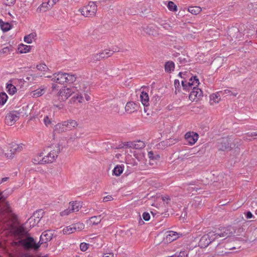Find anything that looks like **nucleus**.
<instances>
[{"label": "nucleus", "instance_id": "052dcab7", "mask_svg": "<svg viewBox=\"0 0 257 257\" xmlns=\"http://www.w3.org/2000/svg\"><path fill=\"white\" fill-rule=\"evenodd\" d=\"M162 199L164 202L168 203V201L170 200V198L168 196H165L163 197Z\"/></svg>", "mask_w": 257, "mask_h": 257}, {"label": "nucleus", "instance_id": "680f3d73", "mask_svg": "<svg viewBox=\"0 0 257 257\" xmlns=\"http://www.w3.org/2000/svg\"><path fill=\"white\" fill-rule=\"evenodd\" d=\"M51 5H52V7H53L54 5H55L57 2H58L59 0H49Z\"/></svg>", "mask_w": 257, "mask_h": 257}, {"label": "nucleus", "instance_id": "7ed1b4c3", "mask_svg": "<svg viewBox=\"0 0 257 257\" xmlns=\"http://www.w3.org/2000/svg\"><path fill=\"white\" fill-rule=\"evenodd\" d=\"M41 116L43 117V122L45 126L50 127L52 125V120L54 115V111L49 107L43 108L41 110Z\"/></svg>", "mask_w": 257, "mask_h": 257}, {"label": "nucleus", "instance_id": "393cba45", "mask_svg": "<svg viewBox=\"0 0 257 257\" xmlns=\"http://www.w3.org/2000/svg\"><path fill=\"white\" fill-rule=\"evenodd\" d=\"M66 131L64 121L57 123L54 127V132L56 133H61Z\"/></svg>", "mask_w": 257, "mask_h": 257}, {"label": "nucleus", "instance_id": "c03bdc74", "mask_svg": "<svg viewBox=\"0 0 257 257\" xmlns=\"http://www.w3.org/2000/svg\"><path fill=\"white\" fill-rule=\"evenodd\" d=\"M37 69L41 71L45 72L48 70V67L44 63H41L37 65Z\"/></svg>", "mask_w": 257, "mask_h": 257}, {"label": "nucleus", "instance_id": "de8ad7c7", "mask_svg": "<svg viewBox=\"0 0 257 257\" xmlns=\"http://www.w3.org/2000/svg\"><path fill=\"white\" fill-rule=\"evenodd\" d=\"M71 212H72L70 210V208L68 207V208L61 211L60 214L61 216H64L69 215Z\"/></svg>", "mask_w": 257, "mask_h": 257}, {"label": "nucleus", "instance_id": "c9c22d12", "mask_svg": "<svg viewBox=\"0 0 257 257\" xmlns=\"http://www.w3.org/2000/svg\"><path fill=\"white\" fill-rule=\"evenodd\" d=\"M6 89L7 92L10 95H14L17 92V88L11 83H8L6 85Z\"/></svg>", "mask_w": 257, "mask_h": 257}, {"label": "nucleus", "instance_id": "b1692460", "mask_svg": "<svg viewBox=\"0 0 257 257\" xmlns=\"http://www.w3.org/2000/svg\"><path fill=\"white\" fill-rule=\"evenodd\" d=\"M52 5L50 3L49 0L47 2L43 3L37 9L39 12H46L52 8Z\"/></svg>", "mask_w": 257, "mask_h": 257}, {"label": "nucleus", "instance_id": "774afa93", "mask_svg": "<svg viewBox=\"0 0 257 257\" xmlns=\"http://www.w3.org/2000/svg\"><path fill=\"white\" fill-rule=\"evenodd\" d=\"M85 99L87 101H89L90 99V96H88V95H85Z\"/></svg>", "mask_w": 257, "mask_h": 257}, {"label": "nucleus", "instance_id": "dca6fc26", "mask_svg": "<svg viewBox=\"0 0 257 257\" xmlns=\"http://www.w3.org/2000/svg\"><path fill=\"white\" fill-rule=\"evenodd\" d=\"M53 236V233L52 230H48L44 231L40 237V242L41 244L46 243L50 241Z\"/></svg>", "mask_w": 257, "mask_h": 257}, {"label": "nucleus", "instance_id": "423d86ee", "mask_svg": "<svg viewBox=\"0 0 257 257\" xmlns=\"http://www.w3.org/2000/svg\"><path fill=\"white\" fill-rule=\"evenodd\" d=\"M73 93H75L73 86L70 88L63 87L59 91L58 95V99L60 101H65Z\"/></svg>", "mask_w": 257, "mask_h": 257}, {"label": "nucleus", "instance_id": "6ab92c4d", "mask_svg": "<svg viewBox=\"0 0 257 257\" xmlns=\"http://www.w3.org/2000/svg\"><path fill=\"white\" fill-rule=\"evenodd\" d=\"M230 147L229 139L227 138H223L218 142L217 148L220 150L225 151Z\"/></svg>", "mask_w": 257, "mask_h": 257}, {"label": "nucleus", "instance_id": "0e129e2a", "mask_svg": "<svg viewBox=\"0 0 257 257\" xmlns=\"http://www.w3.org/2000/svg\"><path fill=\"white\" fill-rule=\"evenodd\" d=\"M249 136H251V137H253V136H257V133H256V132H252V133H251L249 134Z\"/></svg>", "mask_w": 257, "mask_h": 257}, {"label": "nucleus", "instance_id": "39448f33", "mask_svg": "<svg viewBox=\"0 0 257 257\" xmlns=\"http://www.w3.org/2000/svg\"><path fill=\"white\" fill-rule=\"evenodd\" d=\"M23 147L24 145L23 144H17L13 143L10 145V152L5 153L0 148V154L2 153L5 154V156L6 158L12 159L14 158L15 153L20 152L23 150Z\"/></svg>", "mask_w": 257, "mask_h": 257}, {"label": "nucleus", "instance_id": "2eb2a0df", "mask_svg": "<svg viewBox=\"0 0 257 257\" xmlns=\"http://www.w3.org/2000/svg\"><path fill=\"white\" fill-rule=\"evenodd\" d=\"M11 212L9 204L5 202V198L2 195L0 192V213H9Z\"/></svg>", "mask_w": 257, "mask_h": 257}, {"label": "nucleus", "instance_id": "f257e3e1", "mask_svg": "<svg viewBox=\"0 0 257 257\" xmlns=\"http://www.w3.org/2000/svg\"><path fill=\"white\" fill-rule=\"evenodd\" d=\"M231 229V227L223 228L221 230L208 232L201 237L199 242V246L201 248H205L216 239L219 237L227 238L231 236L232 234Z\"/></svg>", "mask_w": 257, "mask_h": 257}, {"label": "nucleus", "instance_id": "f03ea898", "mask_svg": "<svg viewBox=\"0 0 257 257\" xmlns=\"http://www.w3.org/2000/svg\"><path fill=\"white\" fill-rule=\"evenodd\" d=\"M20 242L25 249L34 250H37L41 244L40 241L37 242L33 237L30 236H27L21 240Z\"/></svg>", "mask_w": 257, "mask_h": 257}, {"label": "nucleus", "instance_id": "5701e85b", "mask_svg": "<svg viewBox=\"0 0 257 257\" xmlns=\"http://www.w3.org/2000/svg\"><path fill=\"white\" fill-rule=\"evenodd\" d=\"M64 123L66 131L71 130L77 125V122L74 120L70 119L67 121H64Z\"/></svg>", "mask_w": 257, "mask_h": 257}, {"label": "nucleus", "instance_id": "ddd939ff", "mask_svg": "<svg viewBox=\"0 0 257 257\" xmlns=\"http://www.w3.org/2000/svg\"><path fill=\"white\" fill-rule=\"evenodd\" d=\"M47 77L51 78V80L60 84L66 82V73L59 72L54 74L52 76H47Z\"/></svg>", "mask_w": 257, "mask_h": 257}, {"label": "nucleus", "instance_id": "4468645a", "mask_svg": "<svg viewBox=\"0 0 257 257\" xmlns=\"http://www.w3.org/2000/svg\"><path fill=\"white\" fill-rule=\"evenodd\" d=\"M192 89L189 98L192 101H197L202 96V91L198 87H194Z\"/></svg>", "mask_w": 257, "mask_h": 257}, {"label": "nucleus", "instance_id": "ea45409f", "mask_svg": "<svg viewBox=\"0 0 257 257\" xmlns=\"http://www.w3.org/2000/svg\"><path fill=\"white\" fill-rule=\"evenodd\" d=\"M66 82L71 83L76 81V77L75 75L66 73Z\"/></svg>", "mask_w": 257, "mask_h": 257}, {"label": "nucleus", "instance_id": "4be33fe9", "mask_svg": "<svg viewBox=\"0 0 257 257\" xmlns=\"http://www.w3.org/2000/svg\"><path fill=\"white\" fill-rule=\"evenodd\" d=\"M140 100L145 107L148 106L149 105V97L148 94L144 91H142L140 94Z\"/></svg>", "mask_w": 257, "mask_h": 257}, {"label": "nucleus", "instance_id": "3c124183", "mask_svg": "<svg viewBox=\"0 0 257 257\" xmlns=\"http://www.w3.org/2000/svg\"><path fill=\"white\" fill-rule=\"evenodd\" d=\"M91 59L93 61H99L101 59L100 54L98 53L92 55L91 56Z\"/></svg>", "mask_w": 257, "mask_h": 257}, {"label": "nucleus", "instance_id": "a18cd8bd", "mask_svg": "<svg viewBox=\"0 0 257 257\" xmlns=\"http://www.w3.org/2000/svg\"><path fill=\"white\" fill-rule=\"evenodd\" d=\"M12 51V47L11 46H7V47H5L4 48H3L0 51V54H4L5 55H8Z\"/></svg>", "mask_w": 257, "mask_h": 257}, {"label": "nucleus", "instance_id": "49530a36", "mask_svg": "<svg viewBox=\"0 0 257 257\" xmlns=\"http://www.w3.org/2000/svg\"><path fill=\"white\" fill-rule=\"evenodd\" d=\"M222 92L221 95H223L224 94H227L229 95H233L234 96H236L237 94V93H233L229 89H225L223 91H221Z\"/></svg>", "mask_w": 257, "mask_h": 257}, {"label": "nucleus", "instance_id": "5fc2aeb1", "mask_svg": "<svg viewBox=\"0 0 257 257\" xmlns=\"http://www.w3.org/2000/svg\"><path fill=\"white\" fill-rule=\"evenodd\" d=\"M113 199V198L112 196L111 195H107L105 197H104L103 198V202H107L109 201H111Z\"/></svg>", "mask_w": 257, "mask_h": 257}, {"label": "nucleus", "instance_id": "f3484780", "mask_svg": "<svg viewBox=\"0 0 257 257\" xmlns=\"http://www.w3.org/2000/svg\"><path fill=\"white\" fill-rule=\"evenodd\" d=\"M185 138L191 145H194L198 139V135L194 132H188L185 135Z\"/></svg>", "mask_w": 257, "mask_h": 257}, {"label": "nucleus", "instance_id": "20e7f679", "mask_svg": "<svg viewBox=\"0 0 257 257\" xmlns=\"http://www.w3.org/2000/svg\"><path fill=\"white\" fill-rule=\"evenodd\" d=\"M96 5L94 2H90L88 5L79 10L81 14L85 17L94 16L97 11Z\"/></svg>", "mask_w": 257, "mask_h": 257}, {"label": "nucleus", "instance_id": "a19ab883", "mask_svg": "<svg viewBox=\"0 0 257 257\" xmlns=\"http://www.w3.org/2000/svg\"><path fill=\"white\" fill-rule=\"evenodd\" d=\"M8 98V96L7 94L4 92H2L0 93V105H4L6 101H7Z\"/></svg>", "mask_w": 257, "mask_h": 257}, {"label": "nucleus", "instance_id": "72a5a7b5", "mask_svg": "<svg viewBox=\"0 0 257 257\" xmlns=\"http://www.w3.org/2000/svg\"><path fill=\"white\" fill-rule=\"evenodd\" d=\"M143 30L147 34L149 35H154L156 34L155 28L153 26H148L143 28Z\"/></svg>", "mask_w": 257, "mask_h": 257}, {"label": "nucleus", "instance_id": "338daca9", "mask_svg": "<svg viewBox=\"0 0 257 257\" xmlns=\"http://www.w3.org/2000/svg\"><path fill=\"white\" fill-rule=\"evenodd\" d=\"M34 0H30V2H28L29 4L28 5L32 6L34 3Z\"/></svg>", "mask_w": 257, "mask_h": 257}, {"label": "nucleus", "instance_id": "bf43d9fd", "mask_svg": "<svg viewBox=\"0 0 257 257\" xmlns=\"http://www.w3.org/2000/svg\"><path fill=\"white\" fill-rule=\"evenodd\" d=\"M113 253H105L103 254L102 257H113Z\"/></svg>", "mask_w": 257, "mask_h": 257}, {"label": "nucleus", "instance_id": "0eeeda50", "mask_svg": "<svg viewBox=\"0 0 257 257\" xmlns=\"http://www.w3.org/2000/svg\"><path fill=\"white\" fill-rule=\"evenodd\" d=\"M84 228V224L83 223L77 222L65 227L63 228L62 231L64 234H70L75 231L82 230Z\"/></svg>", "mask_w": 257, "mask_h": 257}, {"label": "nucleus", "instance_id": "c756f323", "mask_svg": "<svg viewBox=\"0 0 257 257\" xmlns=\"http://www.w3.org/2000/svg\"><path fill=\"white\" fill-rule=\"evenodd\" d=\"M31 49V46L21 44L19 45L18 50L20 53H26L29 52Z\"/></svg>", "mask_w": 257, "mask_h": 257}, {"label": "nucleus", "instance_id": "69168bd1", "mask_svg": "<svg viewBox=\"0 0 257 257\" xmlns=\"http://www.w3.org/2000/svg\"><path fill=\"white\" fill-rule=\"evenodd\" d=\"M160 158V155L158 154H157V155H155L154 160H158Z\"/></svg>", "mask_w": 257, "mask_h": 257}, {"label": "nucleus", "instance_id": "cd10ccee", "mask_svg": "<svg viewBox=\"0 0 257 257\" xmlns=\"http://www.w3.org/2000/svg\"><path fill=\"white\" fill-rule=\"evenodd\" d=\"M45 92V88L41 87L40 88L32 91L31 95L33 97H38L42 96Z\"/></svg>", "mask_w": 257, "mask_h": 257}, {"label": "nucleus", "instance_id": "4c0bfd02", "mask_svg": "<svg viewBox=\"0 0 257 257\" xmlns=\"http://www.w3.org/2000/svg\"><path fill=\"white\" fill-rule=\"evenodd\" d=\"M113 52L114 51L112 50H105L102 52H99V53L100 54L101 59H102L110 57L113 54Z\"/></svg>", "mask_w": 257, "mask_h": 257}, {"label": "nucleus", "instance_id": "58836bf2", "mask_svg": "<svg viewBox=\"0 0 257 257\" xmlns=\"http://www.w3.org/2000/svg\"><path fill=\"white\" fill-rule=\"evenodd\" d=\"M0 26L2 30L7 32L11 29V26L9 23H5L0 19Z\"/></svg>", "mask_w": 257, "mask_h": 257}, {"label": "nucleus", "instance_id": "a878e982", "mask_svg": "<svg viewBox=\"0 0 257 257\" xmlns=\"http://www.w3.org/2000/svg\"><path fill=\"white\" fill-rule=\"evenodd\" d=\"M145 143L140 140L131 143V145L130 146L131 147L136 149H141L145 148Z\"/></svg>", "mask_w": 257, "mask_h": 257}, {"label": "nucleus", "instance_id": "9d476101", "mask_svg": "<svg viewBox=\"0 0 257 257\" xmlns=\"http://www.w3.org/2000/svg\"><path fill=\"white\" fill-rule=\"evenodd\" d=\"M181 83L184 89L189 90L190 88L197 87L199 84V81L196 76H193L190 78L188 82L182 80Z\"/></svg>", "mask_w": 257, "mask_h": 257}, {"label": "nucleus", "instance_id": "f8f14e48", "mask_svg": "<svg viewBox=\"0 0 257 257\" xmlns=\"http://www.w3.org/2000/svg\"><path fill=\"white\" fill-rule=\"evenodd\" d=\"M12 232L15 237L21 238L27 234V231L24 225H22L13 227Z\"/></svg>", "mask_w": 257, "mask_h": 257}, {"label": "nucleus", "instance_id": "79ce46f5", "mask_svg": "<svg viewBox=\"0 0 257 257\" xmlns=\"http://www.w3.org/2000/svg\"><path fill=\"white\" fill-rule=\"evenodd\" d=\"M188 11L192 14L197 15L201 11V8L199 7H192L188 9Z\"/></svg>", "mask_w": 257, "mask_h": 257}, {"label": "nucleus", "instance_id": "864d4df0", "mask_svg": "<svg viewBox=\"0 0 257 257\" xmlns=\"http://www.w3.org/2000/svg\"><path fill=\"white\" fill-rule=\"evenodd\" d=\"M142 217L145 221H148L150 219V215L148 212H144Z\"/></svg>", "mask_w": 257, "mask_h": 257}, {"label": "nucleus", "instance_id": "4d7b16f0", "mask_svg": "<svg viewBox=\"0 0 257 257\" xmlns=\"http://www.w3.org/2000/svg\"><path fill=\"white\" fill-rule=\"evenodd\" d=\"M148 156L150 159L154 160L155 155L153 151H151L149 152L148 154Z\"/></svg>", "mask_w": 257, "mask_h": 257}, {"label": "nucleus", "instance_id": "603ef678", "mask_svg": "<svg viewBox=\"0 0 257 257\" xmlns=\"http://www.w3.org/2000/svg\"><path fill=\"white\" fill-rule=\"evenodd\" d=\"M174 86L175 87V89H176V90H175V92L177 93V91L178 90V91H179V88H180V82L177 79H175V81H174Z\"/></svg>", "mask_w": 257, "mask_h": 257}, {"label": "nucleus", "instance_id": "9b49d317", "mask_svg": "<svg viewBox=\"0 0 257 257\" xmlns=\"http://www.w3.org/2000/svg\"><path fill=\"white\" fill-rule=\"evenodd\" d=\"M20 113L17 111H12L6 116L5 122L8 125H12L18 120Z\"/></svg>", "mask_w": 257, "mask_h": 257}, {"label": "nucleus", "instance_id": "2f4dec72", "mask_svg": "<svg viewBox=\"0 0 257 257\" xmlns=\"http://www.w3.org/2000/svg\"><path fill=\"white\" fill-rule=\"evenodd\" d=\"M32 162L35 164L45 163L44 157H43V154L41 153L39 155L35 156L32 160Z\"/></svg>", "mask_w": 257, "mask_h": 257}, {"label": "nucleus", "instance_id": "c85d7f7f", "mask_svg": "<svg viewBox=\"0 0 257 257\" xmlns=\"http://www.w3.org/2000/svg\"><path fill=\"white\" fill-rule=\"evenodd\" d=\"M101 220V216H94L90 217L88 220H87V223L90 225H93L98 224L100 222Z\"/></svg>", "mask_w": 257, "mask_h": 257}, {"label": "nucleus", "instance_id": "e433bc0d", "mask_svg": "<svg viewBox=\"0 0 257 257\" xmlns=\"http://www.w3.org/2000/svg\"><path fill=\"white\" fill-rule=\"evenodd\" d=\"M123 166L122 165L116 166L113 170V174L116 176H119L123 172Z\"/></svg>", "mask_w": 257, "mask_h": 257}, {"label": "nucleus", "instance_id": "6e6552de", "mask_svg": "<svg viewBox=\"0 0 257 257\" xmlns=\"http://www.w3.org/2000/svg\"><path fill=\"white\" fill-rule=\"evenodd\" d=\"M60 153L58 146H55L53 149L44 157L45 163H49L55 161Z\"/></svg>", "mask_w": 257, "mask_h": 257}, {"label": "nucleus", "instance_id": "8fccbe9b", "mask_svg": "<svg viewBox=\"0 0 257 257\" xmlns=\"http://www.w3.org/2000/svg\"><path fill=\"white\" fill-rule=\"evenodd\" d=\"M178 60L181 65H185L188 62V59L184 57H179Z\"/></svg>", "mask_w": 257, "mask_h": 257}, {"label": "nucleus", "instance_id": "f704fd0d", "mask_svg": "<svg viewBox=\"0 0 257 257\" xmlns=\"http://www.w3.org/2000/svg\"><path fill=\"white\" fill-rule=\"evenodd\" d=\"M175 68V64L172 61H168L165 63V69L167 72L170 73L174 71Z\"/></svg>", "mask_w": 257, "mask_h": 257}, {"label": "nucleus", "instance_id": "1a4fd4ad", "mask_svg": "<svg viewBox=\"0 0 257 257\" xmlns=\"http://www.w3.org/2000/svg\"><path fill=\"white\" fill-rule=\"evenodd\" d=\"M182 236V234L173 231H167L163 237V241L165 243H170Z\"/></svg>", "mask_w": 257, "mask_h": 257}, {"label": "nucleus", "instance_id": "e2e57ef3", "mask_svg": "<svg viewBox=\"0 0 257 257\" xmlns=\"http://www.w3.org/2000/svg\"><path fill=\"white\" fill-rule=\"evenodd\" d=\"M8 179H9L8 177H5V178H2L1 179V180L0 181V184H2V183L8 181Z\"/></svg>", "mask_w": 257, "mask_h": 257}, {"label": "nucleus", "instance_id": "aec40b11", "mask_svg": "<svg viewBox=\"0 0 257 257\" xmlns=\"http://www.w3.org/2000/svg\"><path fill=\"white\" fill-rule=\"evenodd\" d=\"M221 91H217L210 95V103L211 105L218 103L221 100Z\"/></svg>", "mask_w": 257, "mask_h": 257}, {"label": "nucleus", "instance_id": "7c9ffc66", "mask_svg": "<svg viewBox=\"0 0 257 257\" xmlns=\"http://www.w3.org/2000/svg\"><path fill=\"white\" fill-rule=\"evenodd\" d=\"M136 103L134 102H128L125 106V111L129 113L134 112L136 110Z\"/></svg>", "mask_w": 257, "mask_h": 257}, {"label": "nucleus", "instance_id": "bb28decb", "mask_svg": "<svg viewBox=\"0 0 257 257\" xmlns=\"http://www.w3.org/2000/svg\"><path fill=\"white\" fill-rule=\"evenodd\" d=\"M36 33L35 32H33L25 36L24 40L26 43L28 44H31L33 42V41H34L36 39Z\"/></svg>", "mask_w": 257, "mask_h": 257}, {"label": "nucleus", "instance_id": "473e14b6", "mask_svg": "<svg viewBox=\"0 0 257 257\" xmlns=\"http://www.w3.org/2000/svg\"><path fill=\"white\" fill-rule=\"evenodd\" d=\"M83 100V98L81 93H77V95L73 96L70 100V101L71 103H82Z\"/></svg>", "mask_w": 257, "mask_h": 257}, {"label": "nucleus", "instance_id": "37998d69", "mask_svg": "<svg viewBox=\"0 0 257 257\" xmlns=\"http://www.w3.org/2000/svg\"><path fill=\"white\" fill-rule=\"evenodd\" d=\"M168 8L170 11L176 12L177 11V6L173 2L169 1L167 5Z\"/></svg>", "mask_w": 257, "mask_h": 257}, {"label": "nucleus", "instance_id": "6e6d98bb", "mask_svg": "<svg viewBox=\"0 0 257 257\" xmlns=\"http://www.w3.org/2000/svg\"><path fill=\"white\" fill-rule=\"evenodd\" d=\"M7 2H5V4L7 6H10L13 4H14L16 2V0H6Z\"/></svg>", "mask_w": 257, "mask_h": 257}, {"label": "nucleus", "instance_id": "09e8293b", "mask_svg": "<svg viewBox=\"0 0 257 257\" xmlns=\"http://www.w3.org/2000/svg\"><path fill=\"white\" fill-rule=\"evenodd\" d=\"M88 244L85 242L81 243L80 244V248L83 251H86L88 248Z\"/></svg>", "mask_w": 257, "mask_h": 257}, {"label": "nucleus", "instance_id": "13d9d810", "mask_svg": "<svg viewBox=\"0 0 257 257\" xmlns=\"http://www.w3.org/2000/svg\"><path fill=\"white\" fill-rule=\"evenodd\" d=\"M246 218L247 219L251 218L253 217L252 214L250 211H248L246 212L245 214Z\"/></svg>", "mask_w": 257, "mask_h": 257}, {"label": "nucleus", "instance_id": "a211bd4d", "mask_svg": "<svg viewBox=\"0 0 257 257\" xmlns=\"http://www.w3.org/2000/svg\"><path fill=\"white\" fill-rule=\"evenodd\" d=\"M75 93H81L87 91V86L84 81L79 82L73 86Z\"/></svg>", "mask_w": 257, "mask_h": 257}, {"label": "nucleus", "instance_id": "412c9836", "mask_svg": "<svg viewBox=\"0 0 257 257\" xmlns=\"http://www.w3.org/2000/svg\"><path fill=\"white\" fill-rule=\"evenodd\" d=\"M69 207L72 212H77L82 207V203L79 201L70 202Z\"/></svg>", "mask_w": 257, "mask_h": 257}]
</instances>
